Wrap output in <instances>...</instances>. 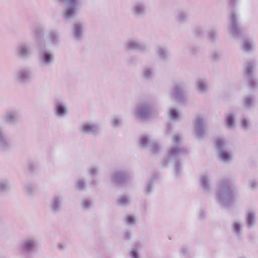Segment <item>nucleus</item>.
I'll return each mask as SVG.
<instances>
[{
	"label": "nucleus",
	"mask_w": 258,
	"mask_h": 258,
	"mask_svg": "<svg viewBox=\"0 0 258 258\" xmlns=\"http://www.w3.org/2000/svg\"><path fill=\"white\" fill-rule=\"evenodd\" d=\"M175 17L177 21L184 23L188 20V15L185 11L179 10L176 12Z\"/></svg>",
	"instance_id": "nucleus-28"
},
{
	"label": "nucleus",
	"mask_w": 258,
	"mask_h": 258,
	"mask_svg": "<svg viewBox=\"0 0 258 258\" xmlns=\"http://www.w3.org/2000/svg\"><path fill=\"white\" fill-rule=\"evenodd\" d=\"M237 0H229L231 8L229 15V25L228 30L230 34L234 37H239L242 33V30L239 23L236 10L233 7Z\"/></svg>",
	"instance_id": "nucleus-3"
},
{
	"label": "nucleus",
	"mask_w": 258,
	"mask_h": 258,
	"mask_svg": "<svg viewBox=\"0 0 258 258\" xmlns=\"http://www.w3.org/2000/svg\"><path fill=\"white\" fill-rule=\"evenodd\" d=\"M75 187L77 189L80 191L84 190L86 187L85 179L82 178L78 179L75 183Z\"/></svg>",
	"instance_id": "nucleus-37"
},
{
	"label": "nucleus",
	"mask_w": 258,
	"mask_h": 258,
	"mask_svg": "<svg viewBox=\"0 0 258 258\" xmlns=\"http://www.w3.org/2000/svg\"><path fill=\"white\" fill-rule=\"evenodd\" d=\"M126 48L134 51H147L149 50V45L138 39H130L126 43Z\"/></svg>",
	"instance_id": "nucleus-13"
},
{
	"label": "nucleus",
	"mask_w": 258,
	"mask_h": 258,
	"mask_svg": "<svg viewBox=\"0 0 258 258\" xmlns=\"http://www.w3.org/2000/svg\"><path fill=\"white\" fill-rule=\"evenodd\" d=\"M205 120L201 116H197L196 118L195 125V133L198 139H202L205 134V131L204 128Z\"/></svg>",
	"instance_id": "nucleus-18"
},
{
	"label": "nucleus",
	"mask_w": 258,
	"mask_h": 258,
	"mask_svg": "<svg viewBox=\"0 0 258 258\" xmlns=\"http://www.w3.org/2000/svg\"><path fill=\"white\" fill-rule=\"evenodd\" d=\"M147 11V4L144 0L136 1L131 7V13L136 18L144 17L146 15Z\"/></svg>",
	"instance_id": "nucleus-10"
},
{
	"label": "nucleus",
	"mask_w": 258,
	"mask_h": 258,
	"mask_svg": "<svg viewBox=\"0 0 258 258\" xmlns=\"http://www.w3.org/2000/svg\"><path fill=\"white\" fill-rule=\"evenodd\" d=\"M38 245V241L35 237H28L23 239L20 247L23 252L32 253L37 251Z\"/></svg>",
	"instance_id": "nucleus-7"
},
{
	"label": "nucleus",
	"mask_w": 258,
	"mask_h": 258,
	"mask_svg": "<svg viewBox=\"0 0 258 258\" xmlns=\"http://www.w3.org/2000/svg\"><path fill=\"white\" fill-rule=\"evenodd\" d=\"M140 146L143 148L150 147L153 153H157L160 149L159 146L146 136L142 137L140 140Z\"/></svg>",
	"instance_id": "nucleus-17"
},
{
	"label": "nucleus",
	"mask_w": 258,
	"mask_h": 258,
	"mask_svg": "<svg viewBox=\"0 0 258 258\" xmlns=\"http://www.w3.org/2000/svg\"><path fill=\"white\" fill-rule=\"evenodd\" d=\"M28 167L30 171H33L35 167L34 164L30 162L28 164Z\"/></svg>",
	"instance_id": "nucleus-53"
},
{
	"label": "nucleus",
	"mask_w": 258,
	"mask_h": 258,
	"mask_svg": "<svg viewBox=\"0 0 258 258\" xmlns=\"http://www.w3.org/2000/svg\"><path fill=\"white\" fill-rule=\"evenodd\" d=\"M181 140V136L179 135H175L173 139L175 146L172 147L168 152V160H174V172L176 175H179L181 171V164L179 161L176 160V158L186 154L187 152L185 147L179 146Z\"/></svg>",
	"instance_id": "nucleus-2"
},
{
	"label": "nucleus",
	"mask_w": 258,
	"mask_h": 258,
	"mask_svg": "<svg viewBox=\"0 0 258 258\" xmlns=\"http://www.w3.org/2000/svg\"><path fill=\"white\" fill-rule=\"evenodd\" d=\"M16 54L20 58L27 59L31 56V52L26 44L22 43L16 48Z\"/></svg>",
	"instance_id": "nucleus-19"
},
{
	"label": "nucleus",
	"mask_w": 258,
	"mask_h": 258,
	"mask_svg": "<svg viewBox=\"0 0 258 258\" xmlns=\"http://www.w3.org/2000/svg\"><path fill=\"white\" fill-rule=\"evenodd\" d=\"M151 114V106L148 102H143L139 104L135 110V116L139 119H146L150 116Z\"/></svg>",
	"instance_id": "nucleus-12"
},
{
	"label": "nucleus",
	"mask_w": 258,
	"mask_h": 258,
	"mask_svg": "<svg viewBox=\"0 0 258 258\" xmlns=\"http://www.w3.org/2000/svg\"><path fill=\"white\" fill-rule=\"evenodd\" d=\"M256 67L254 60H248L244 63V73L251 89L258 85V81L254 74V70Z\"/></svg>",
	"instance_id": "nucleus-6"
},
{
	"label": "nucleus",
	"mask_w": 258,
	"mask_h": 258,
	"mask_svg": "<svg viewBox=\"0 0 258 258\" xmlns=\"http://www.w3.org/2000/svg\"><path fill=\"white\" fill-rule=\"evenodd\" d=\"M143 77L146 79H151L154 75L153 69L151 68H145L143 72Z\"/></svg>",
	"instance_id": "nucleus-39"
},
{
	"label": "nucleus",
	"mask_w": 258,
	"mask_h": 258,
	"mask_svg": "<svg viewBox=\"0 0 258 258\" xmlns=\"http://www.w3.org/2000/svg\"><path fill=\"white\" fill-rule=\"evenodd\" d=\"M218 38L217 30L212 28L208 31L207 39L211 41H214Z\"/></svg>",
	"instance_id": "nucleus-35"
},
{
	"label": "nucleus",
	"mask_w": 258,
	"mask_h": 258,
	"mask_svg": "<svg viewBox=\"0 0 258 258\" xmlns=\"http://www.w3.org/2000/svg\"><path fill=\"white\" fill-rule=\"evenodd\" d=\"M38 56L39 63L42 67L50 66L54 60L53 52L42 46H40L38 48Z\"/></svg>",
	"instance_id": "nucleus-4"
},
{
	"label": "nucleus",
	"mask_w": 258,
	"mask_h": 258,
	"mask_svg": "<svg viewBox=\"0 0 258 258\" xmlns=\"http://www.w3.org/2000/svg\"><path fill=\"white\" fill-rule=\"evenodd\" d=\"M235 192L232 181L229 179H223L219 182L216 192V199L219 203L224 207H229L233 203Z\"/></svg>",
	"instance_id": "nucleus-1"
},
{
	"label": "nucleus",
	"mask_w": 258,
	"mask_h": 258,
	"mask_svg": "<svg viewBox=\"0 0 258 258\" xmlns=\"http://www.w3.org/2000/svg\"><path fill=\"white\" fill-rule=\"evenodd\" d=\"M20 114V112L16 109H9L3 115L2 120L8 124H15L19 118Z\"/></svg>",
	"instance_id": "nucleus-14"
},
{
	"label": "nucleus",
	"mask_w": 258,
	"mask_h": 258,
	"mask_svg": "<svg viewBox=\"0 0 258 258\" xmlns=\"http://www.w3.org/2000/svg\"><path fill=\"white\" fill-rule=\"evenodd\" d=\"M47 38L53 46L57 45L59 42V36L57 32L50 30L48 33Z\"/></svg>",
	"instance_id": "nucleus-25"
},
{
	"label": "nucleus",
	"mask_w": 258,
	"mask_h": 258,
	"mask_svg": "<svg viewBox=\"0 0 258 258\" xmlns=\"http://www.w3.org/2000/svg\"><path fill=\"white\" fill-rule=\"evenodd\" d=\"M170 118L173 120H178L180 118L179 111L175 108H171L169 111Z\"/></svg>",
	"instance_id": "nucleus-38"
},
{
	"label": "nucleus",
	"mask_w": 258,
	"mask_h": 258,
	"mask_svg": "<svg viewBox=\"0 0 258 258\" xmlns=\"http://www.w3.org/2000/svg\"><path fill=\"white\" fill-rule=\"evenodd\" d=\"M10 183L8 180H0V192L8 191L10 189Z\"/></svg>",
	"instance_id": "nucleus-34"
},
{
	"label": "nucleus",
	"mask_w": 258,
	"mask_h": 258,
	"mask_svg": "<svg viewBox=\"0 0 258 258\" xmlns=\"http://www.w3.org/2000/svg\"><path fill=\"white\" fill-rule=\"evenodd\" d=\"M131 236V232L128 231H126L124 232V238L125 240H128L130 239Z\"/></svg>",
	"instance_id": "nucleus-51"
},
{
	"label": "nucleus",
	"mask_w": 258,
	"mask_h": 258,
	"mask_svg": "<svg viewBox=\"0 0 258 258\" xmlns=\"http://www.w3.org/2000/svg\"><path fill=\"white\" fill-rule=\"evenodd\" d=\"M225 121L229 129H233L235 126V115L233 113H228L225 115Z\"/></svg>",
	"instance_id": "nucleus-26"
},
{
	"label": "nucleus",
	"mask_w": 258,
	"mask_h": 258,
	"mask_svg": "<svg viewBox=\"0 0 258 258\" xmlns=\"http://www.w3.org/2000/svg\"><path fill=\"white\" fill-rule=\"evenodd\" d=\"M53 112L55 117L62 118L68 114V109L66 102L60 98L54 100Z\"/></svg>",
	"instance_id": "nucleus-11"
},
{
	"label": "nucleus",
	"mask_w": 258,
	"mask_h": 258,
	"mask_svg": "<svg viewBox=\"0 0 258 258\" xmlns=\"http://www.w3.org/2000/svg\"><path fill=\"white\" fill-rule=\"evenodd\" d=\"M186 88V85L183 82L175 84L171 90V98L177 102L183 101L185 97L184 91Z\"/></svg>",
	"instance_id": "nucleus-8"
},
{
	"label": "nucleus",
	"mask_w": 258,
	"mask_h": 258,
	"mask_svg": "<svg viewBox=\"0 0 258 258\" xmlns=\"http://www.w3.org/2000/svg\"><path fill=\"white\" fill-rule=\"evenodd\" d=\"M240 124L243 130H248L251 124L250 119L246 117H242L240 121Z\"/></svg>",
	"instance_id": "nucleus-40"
},
{
	"label": "nucleus",
	"mask_w": 258,
	"mask_h": 258,
	"mask_svg": "<svg viewBox=\"0 0 258 258\" xmlns=\"http://www.w3.org/2000/svg\"><path fill=\"white\" fill-rule=\"evenodd\" d=\"M92 205V201L88 199H85L82 202V207L84 209H88Z\"/></svg>",
	"instance_id": "nucleus-45"
},
{
	"label": "nucleus",
	"mask_w": 258,
	"mask_h": 258,
	"mask_svg": "<svg viewBox=\"0 0 258 258\" xmlns=\"http://www.w3.org/2000/svg\"><path fill=\"white\" fill-rule=\"evenodd\" d=\"M232 230L233 232L237 236H239L242 234V225L240 222L235 221L231 224Z\"/></svg>",
	"instance_id": "nucleus-32"
},
{
	"label": "nucleus",
	"mask_w": 258,
	"mask_h": 258,
	"mask_svg": "<svg viewBox=\"0 0 258 258\" xmlns=\"http://www.w3.org/2000/svg\"><path fill=\"white\" fill-rule=\"evenodd\" d=\"M246 226L248 228L252 227L255 224V213L253 211H249L245 217Z\"/></svg>",
	"instance_id": "nucleus-27"
},
{
	"label": "nucleus",
	"mask_w": 258,
	"mask_h": 258,
	"mask_svg": "<svg viewBox=\"0 0 258 258\" xmlns=\"http://www.w3.org/2000/svg\"><path fill=\"white\" fill-rule=\"evenodd\" d=\"M57 248L60 251H63L66 250L67 247V244L64 242H60L57 244Z\"/></svg>",
	"instance_id": "nucleus-48"
},
{
	"label": "nucleus",
	"mask_w": 258,
	"mask_h": 258,
	"mask_svg": "<svg viewBox=\"0 0 258 258\" xmlns=\"http://www.w3.org/2000/svg\"><path fill=\"white\" fill-rule=\"evenodd\" d=\"M249 184L252 189H254L257 186V182L255 180H251L249 181Z\"/></svg>",
	"instance_id": "nucleus-50"
},
{
	"label": "nucleus",
	"mask_w": 258,
	"mask_h": 258,
	"mask_svg": "<svg viewBox=\"0 0 258 258\" xmlns=\"http://www.w3.org/2000/svg\"><path fill=\"white\" fill-rule=\"evenodd\" d=\"M131 202L130 197L125 196H122L119 197L117 200V203L121 206H126L128 205Z\"/></svg>",
	"instance_id": "nucleus-41"
},
{
	"label": "nucleus",
	"mask_w": 258,
	"mask_h": 258,
	"mask_svg": "<svg viewBox=\"0 0 258 258\" xmlns=\"http://www.w3.org/2000/svg\"><path fill=\"white\" fill-rule=\"evenodd\" d=\"M255 99L252 95L245 96L242 101V105L245 109H248L251 108L254 104Z\"/></svg>",
	"instance_id": "nucleus-24"
},
{
	"label": "nucleus",
	"mask_w": 258,
	"mask_h": 258,
	"mask_svg": "<svg viewBox=\"0 0 258 258\" xmlns=\"http://www.w3.org/2000/svg\"><path fill=\"white\" fill-rule=\"evenodd\" d=\"M98 167L96 165H91L88 169L89 174L92 177H94L98 173Z\"/></svg>",
	"instance_id": "nucleus-44"
},
{
	"label": "nucleus",
	"mask_w": 258,
	"mask_h": 258,
	"mask_svg": "<svg viewBox=\"0 0 258 258\" xmlns=\"http://www.w3.org/2000/svg\"><path fill=\"white\" fill-rule=\"evenodd\" d=\"M35 188L34 184L27 183L24 186L25 193L28 196H31L34 193Z\"/></svg>",
	"instance_id": "nucleus-36"
},
{
	"label": "nucleus",
	"mask_w": 258,
	"mask_h": 258,
	"mask_svg": "<svg viewBox=\"0 0 258 258\" xmlns=\"http://www.w3.org/2000/svg\"><path fill=\"white\" fill-rule=\"evenodd\" d=\"M215 142L220 159L224 162H228L231 161L232 156L226 151L227 148L224 139L219 137L216 139Z\"/></svg>",
	"instance_id": "nucleus-9"
},
{
	"label": "nucleus",
	"mask_w": 258,
	"mask_h": 258,
	"mask_svg": "<svg viewBox=\"0 0 258 258\" xmlns=\"http://www.w3.org/2000/svg\"><path fill=\"white\" fill-rule=\"evenodd\" d=\"M196 88L199 93L204 94L208 91L209 85L205 79L199 78L196 82Z\"/></svg>",
	"instance_id": "nucleus-22"
},
{
	"label": "nucleus",
	"mask_w": 258,
	"mask_h": 258,
	"mask_svg": "<svg viewBox=\"0 0 258 258\" xmlns=\"http://www.w3.org/2000/svg\"><path fill=\"white\" fill-rule=\"evenodd\" d=\"M125 222L128 225H133L136 223V219L132 215H127L125 219Z\"/></svg>",
	"instance_id": "nucleus-47"
},
{
	"label": "nucleus",
	"mask_w": 258,
	"mask_h": 258,
	"mask_svg": "<svg viewBox=\"0 0 258 258\" xmlns=\"http://www.w3.org/2000/svg\"><path fill=\"white\" fill-rule=\"evenodd\" d=\"M222 56V53L220 51L214 50L211 53V58L213 61L218 60Z\"/></svg>",
	"instance_id": "nucleus-43"
},
{
	"label": "nucleus",
	"mask_w": 258,
	"mask_h": 258,
	"mask_svg": "<svg viewBox=\"0 0 258 258\" xmlns=\"http://www.w3.org/2000/svg\"><path fill=\"white\" fill-rule=\"evenodd\" d=\"M62 197L60 196H55L52 199L50 208L53 213H57L61 208Z\"/></svg>",
	"instance_id": "nucleus-23"
},
{
	"label": "nucleus",
	"mask_w": 258,
	"mask_h": 258,
	"mask_svg": "<svg viewBox=\"0 0 258 258\" xmlns=\"http://www.w3.org/2000/svg\"><path fill=\"white\" fill-rule=\"evenodd\" d=\"M167 163H168V161H167V160H165H165H164L163 161V166H166V165H167Z\"/></svg>",
	"instance_id": "nucleus-55"
},
{
	"label": "nucleus",
	"mask_w": 258,
	"mask_h": 258,
	"mask_svg": "<svg viewBox=\"0 0 258 258\" xmlns=\"http://www.w3.org/2000/svg\"><path fill=\"white\" fill-rule=\"evenodd\" d=\"M131 255L132 258H139L137 252L134 250L131 251Z\"/></svg>",
	"instance_id": "nucleus-52"
},
{
	"label": "nucleus",
	"mask_w": 258,
	"mask_h": 258,
	"mask_svg": "<svg viewBox=\"0 0 258 258\" xmlns=\"http://www.w3.org/2000/svg\"><path fill=\"white\" fill-rule=\"evenodd\" d=\"M205 216V212L204 211H201L200 213H199V217L201 218V219H202Z\"/></svg>",
	"instance_id": "nucleus-54"
},
{
	"label": "nucleus",
	"mask_w": 258,
	"mask_h": 258,
	"mask_svg": "<svg viewBox=\"0 0 258 258\" xmlns=\"http://www.w3.org/2000/svg\"><path fill=\"white\" fill-rule=\"evenodd\" d=\"M154 179V177L153 176L151 178V181H150L146 185L145 187V193L147 195H149L150 192L152 191V181Z\"/></svg>",
	"instance_id": "nucleus-46"
},
{
	"label": "nucleus",
	"mask_w": 258,
	"mask_h": 258,
	"mask_svg": "<svg viewBox=\"0 0 258 258\" xmlns=\"http://www.w3.org/2000/svg\"><path fill=\"white\" fill-rule=\"evenodd\" d=\"M121 118L119 116H114L111 119V124L113 127H117L121 125Z\"/></svg>",
	"instance_id": "nucleus-42"
},
{
	"label": "nucleus",
	"mask_w": 258,
	"mask_h": 258,
	"mask_svg": "<svg viewBox=\"0 0 258 258\" xmlns=\"http://www.w3.org/2000/svg\"><path fill=\"white\" fill-rule=\"evenodd\" d=\"M11 147V142L7 138L3 127L0 126V150L7 151L10 149Z\"/></svg>",
	"instance_id": "nucleus-21"
},
{
	"label": "nucleus",
	"mask_w": 258,
	"mask_h": 258,
	"mask_svg": "<svg viewBox=\"0 0 258 258\" xmlns=\"http://www.w3.org/2000/svg\"><path fill=\"white\" fill-rule=\"evenodd\" d=\"M45 30L42 27H37L32 31V35L37 39L41 38L44 33Z\"/></svg>",
	"instance_id": "nucleus-33"
},
{
	"label": "nucleus",
	"mask_w": 258,
	"mask_h": 258,
	"mask_svg": "<svg viewBox=\"0 0 258 258\" xmlns=\"http://www.w3.org/2000/svg\"><path fill=\"white\" fill-rule=\"evenodd\" d=\"M200 182L202 188L207 191L210 189V179L208 176L206 174H203L200 177Z\"/></svg>",
	"instance_id": "nucleus-30"
},
{
	"label": "nucleus",
	"mask_w": 258,
	"mask_h": 258,
	"mask_svg": "<svg viewBox=\"0 0 258 258\" xmlns=\"http://www.w3.org/2000/svg\"><path fill=\"white\" fill-rule=\"evenodd\" d=\"M254 48V41L250 39H245L243 41L242 48L247 52L252 51Z\"/></svg>",
	"instance_id": "nucleus-29"
},
{
	"label": "nucleus",
	"mask_w": 258,
	"mask_h": 258,
	"mask_svg": "<svg viewBox=\"0 0 258 258\" xmlns=\"http://www.w3.org/2000/svg\"><path fill=\"white\" fill-rule=\"evenodd\" d=\"M72 36L76 41L81 40L83 37V25L80 22H75L73 26Z\"/></svg>",
	"instance_id": "nucleus-20"
},
{
	"label": "nucleus",
	"mask_w": 258,
	"mask_h": 258,
	"mask_svg": "<svg viewBox=\"0 0 258 258\" xmlns=\"http://www.w3.org/2000/svg\"><path fill=\"white\" fill-rule=\"evenodd\" d=\"M14 79L20 84L30 82L33 79V72L31 68L29 67L20 68L15 73Z\"/></svg>",
	"instance_id": "nucleus-5"
},
{
	"label": "nucleus",
	"mask_w": 258,
	"mask_h": 258,
	"mask_svg": "<svg viewBox=\"0 0 258 258\" xmlns=\"http://www.w3.org/2000/svg\"><path fill=\"white\" fill-rule=\"evenodd\" d=\"M194 33L196 36H200L203 33V30L201 28H196L194 30Z\"/></svg>",
	"instance_id": "nucleus-49"
},
{
	"label": "nucleus",
	"mask_w": 258,
	"mask_h": 258,
	"mask_svg": "<svg viewBox=\"0 0 258 258\" xmlns=\"http://www.w3.org/2000/svg\"><path fill=\"white\" fill-rule=\"evenodd\" d=\"M98 127L97 123L86 121L80 124L79 131L82 134H93L96 133Z\"/></svg>",
	"instance_id": "nucleus-16"
},
{
	"label": "nucleus",
	"mask_w": 258,
	"mask_h": 258,
	"mask_svg": "<svg viewBox=\"0 0 258 258\" xmlns=\"http://www.w3.org/2000/svg\"><path fill=\"white\" fill-rule=\"evenodd\" d=\"M129 179V174L122 171H114L111 176V182L117 185L125 183L128 181Z\"/></svg>",
	"instance_id": "nucleus-15"
},
{
	"label": "nucleus",
	"mask_w": 258,
	"mask_h": 258,
	"mask_svg": "<svg viewBox=\"0 0 258 258\" xmlns=\"http://www.w3.org/2000/svg\"><path fill=\"white\" fill-rule=\"evenodd\" d=\"M157 54L162 60H166L169 57V53L166 47L159 46L157 47Z\"/></svg>",
	"instance_id": "nucleus-31"
}]
</instances>
